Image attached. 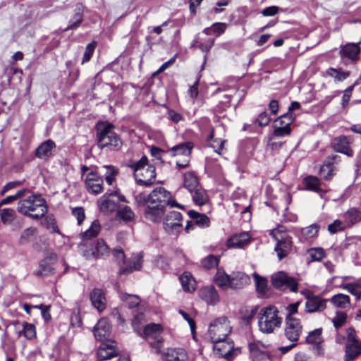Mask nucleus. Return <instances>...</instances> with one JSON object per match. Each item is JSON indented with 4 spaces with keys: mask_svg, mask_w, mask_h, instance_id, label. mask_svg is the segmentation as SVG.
Instances as JSON below:
<instances>
[{
    "mask_svg": "<svg viewBox=\"0 0 361 361\" xmlns=\"http://www.w3.org/2000/svg\"><path fill=\"white\" fill-rule=\"evenodd\" d=\"M326 75L333 78L336 82H341L349 77L350 72L343 71L341 68H329L326 70Z\"/></svg>",
    "mask_w": 361,
    "mask_h": 361,
    "instance_id": "nucleus-37",
    "label": "nucleus"
},
{
    "mask_svg": "<svg viewBox=\"0 0 361 361\" xmlns=\"http://www.w3.org/2000/svg\"><path fill=\"white\" fill-rule=\"evenodd\" d=\"M116 218L125 223L132 222L135 220V214L128 206H121L116 210Z\"/></svg>",
    "mask_w": 361,
    "mask_h": 361,
    "instance_id": "nucleus-31",
    "label": "nucleus"
},
{
    "mask_svg": "<svg viewBox=\"0 0 361 361\" xmlns=\"http://www.w3.org/2000/svg\"><path fill=\"white\" fill-rule=\"evenodd\" d=\"M290 133V127H285L280 125H276L274 123V134L277 137H282L286 135H288Z\"/></svg>",
    "mask_w": 361,
    "mask_h": 361,
    "instance_id": "nucleus-60",
    "label": "nucleus"
},
{
    "mask_svg": "<svg viewBox=\"0 0 361 361\" xmlns=\"http://www.w3.org/2000/svg\"><path fill=\"white\" fill-rule=\"evenodd\" d=\"M300 302H296L288 305L286 307L287 315L286 317H293V316L298 312Z\"/></svg>",
    "mask_w": 361,
    "mask_h": 361,
    "instance_id": "nucleus-64",
    "label": "nucleus"
},
{
    "mask_svg": "<svg viewBox=\"0 0 361 361\" xmlns=\"http://www.w3.org/2000/svg\"><path fill=\"white\" fill-rule=\"evenodd\" d=\"M211 28L214 34L219 36L226 30L227 24L226 23H214L212 25Z\"/></svg>",
    "mask_w": 361,
    "mask_h": 361,
    "instance_id": "nucleus-59",
    "label": "nucleus"
},
{
    "mask_svg": "<svg viewBox=\"0 0 361 361\" xmlns=\"http://www.w3.org/2000/svg\"><path fill=\"white\" fill-rule=\"evenodd\" d=\"M192 147V144L188 142L173 146L169 149V152L173 157L179 156L183 158H188L190 157Z\"/></svg>",
    "mask_w": 361,
    "mask_h": 361,
    "instance_id": "nucleus-27",
    "label": "nucleus"
},
{
    "mask_svg": "<svg viewBox=\"0 0 361 361\" xmlns=\"http://www.w3.org/2000/svg\"><path fill=\"white\" fill-rule=\"evenodd\" d=\"M256 122L261 127L266 126L270 122V117L267 112H262L258 116Z\"/></svg>",
    "mask_w": 361,
    "mask_h": 361,
    "instance_id": "nucleus-62",
    "label": "nucleus"
},
{
    "mask_svg": "<svg viewBox=\"0 0 361 361\" xmlns=\"http://www.w3.org/2000/svg\"><path fill=\"white\" fill-rule=\"evenodd\" d=\"M116 355L115 346L112 343H102L97 350V356L100 360L111 359Z\"/></svg>",
    "mask_w": 361,
    "mask_h": 361,
    "instance_id": "nucleus-28",
    "label": "nucleus"
},
{
    "mask_svg": "<svg viewBox=\"0 0 361 361\" xmlns=\"http://www.w3.org/2000/svg\"><path fill=\"white\" fill-rule=\"evenodd\" d=\"M190 218L193 223L200 227H208L209 225V219L205 214H200L195 211L190 210L188 212Z\"/></svg>",
    "mask_w": 361,
    "mask_h": 361,
    "instance_id": "nucleus-34",
    "label": "nucleus"
},
{
    "mask_svg": "<svg viewBox=\"0 0 361 361\" xmlns=\"http://www.w3.org/2000/svg\"><path fill=\"white\" fill-rule=\"evenodd\" d=\"M303 183L307 190H312L314 192L321 191L319 180L315 176L306 177L303 180Z\"/></svg>",
    "mask_w": 361,
    "mask_h": 361,
    "instance_id": "nucleus-43",
    "label": "nucleus"
},
{
    "mask_svg": "<svg viewBox=\"0 0 361 361\" xmlns=\"http://www.w3.org/2000/svg\"><path fill=\"white\" fill-rule=\"evenodd\" d=\"M231 331V327L227 317H221L210 324L208 334L214 343L226 339Z\"/></svg>",
    "mask_w": 361,
    "mask_h": 361,
    "instance_id": "nucleus-7",
    "label": "nucleus"
},
{
    "mask_svg": "<svg viewBox=\"0 0 361 361\" xmlns=\"http://www.w3.org/2000/svg\"><path fill=\"white\" fill-rule=\"evenodd\" d=\"M333 147L336 152L344 154L348 157L353 155V152L349 147V141L345 136L335 138L333 141Z\"/></svg>",
    "mask_w": 361,
    "mask_h": 361,
    "instance_id": "nucleus-23",
    "label": "nucleus"
},
{
    "mask_svg": "<svg viewBox=\"0 0 361 361\" xmlns=\"http://www.w3.org/2000/svg\"><path fill=\"white\" fill-rule=\"evenodd\" d=\"M319 230V226L317 224H313L309 226L301 229V235L304 240H309L316 237Z\"/></svg>",
    "mask_w": 361,
    "mask_h": 361,
    "instance_id": "nucleus-41",
    "label": "nucleus"
},
{
    "mask_svg": "<svg viewBox=\"0 0 361 361\" xmlns=\"http://www.w3.org/2000/svg\"><path fill=\"white\" fill-rule=\"evenodd\" d=\"M145 317L142 313H139L135 316L132 322V326L134 331L137 335L142 334V330H143L145 326Z\"/></svg>",
    "mask_w": 361,
    "mask_h": 361,
    "instance_id": "nucleus-40",
    "label": "nucleus"
},
{
    "mask_svg": "<svg viewBox=\"0 0 361 361\" xmlns=\"http://www.w3.org/2000/svg\"><path fill=\"white\" fill-rule=\"evenodd\" d=\"M361 354V343H346L344 361H354Z\"/></svg>",
    "mask_w": 361,
    "mask_h": 361,
    "instance_id": "nucleus-29",
    "label": "nucleus"
},
{
    "mask_svg": "<svg viewBox=\"0 0 361 361\" xmlns=\"http://www.w3.org/2000/svg\"><path fill=\"white\" fill-rule=\"evenodd\" d=\"M300 293L306 299L305 311L307 313L320 312L326 309V300L314 295L308 290H302Z\"/></svg>",
    "mask_w": 361,
    "mask_h": 361,
    "instance_id": "nucleus-11",
    "label": "nucleus"
},
{
    "mask_svg": "<svg viewBox=\"0 0 361 361\" xmlns=\"http://www.w3.org/2000/svg\"><path fill=\"white\" fill-rule=\"evenodd\" d=\"M250 242V235L247 233H241L231 236L227 241L228 247L242 248Z\"/></svg>",
    "mask_w": 361,
    "mask_h": 361,
    "instance_id": "nucleus-25",
    "label": "nucleus"
},
{
    "mask_svg": "<svg viewBox=\"0 0 361 361\" xmlns=\"http://www.w3.org/2000/svg\"><path fill=\"white\" fill-rule=\"evenodd\" d=\"M322 329L321 328L314 329L309 333L306 338V341L308 343L316 344L319 345L323 341L322 336Z\"/></svg>",
    "mask_w": 361,
    "mask_h": 361,
    "instance_id": "nucleus-44",
    "label": "nucleus"
},
{
    "mask_svg": "<svg viewBox=\"0 0 361 361\" xmlns=\"http://www.w3.org/2000/svg\"><path fill=\"white\" fill-rule=\"evenodd\" d=\"M114 126L107 122H103L98 125L97 137L99 148L118 150L121 147L122 140L119 135L114 131Z\"/></svg>",
    "mask_w": 361,
    "mask_h": 361,
    "instance_id": "nucleus-3",
    "label": "nucleus"
},
{
    "mask_svg": "<svg viewBox=\"0 0 361 361\" xmlns=\"http://www.w3.org/2000/svg\"><path fill=\"white\" fill-rule=\"evenodd\" d=\"M184 187L192 193L194 190L199 187L197 177L191 172L185 173L184 175Z\"/></svg>",
    "mask_w": 361,
    "mask_h": 361,
    "instance_id": "nucleus-38",
    "label": "nucleus"
},
{
    "mask_svg": "<svg viewBox=\"0 0 361 361\" xmlns=\"http://www.w3.org/2000/svg\"><path fill=\"white\" fill-rule=\"evenodd\" d=\"M142 255L141 253L137 254L133 257V261H128L125 267H121L119 269L120 274H129L134 271L140 270L142 267Z\"/></svg>",
    "mask_w": 361,
    "mask_h": 361,
    "instance_id": "nucleus-26",
    "label": "nucleus"
},
{
    "mask_svg": "<svg viewBox=\"0 0 361 361\" xmlns=\"http://www.w3.org/2000/svg\"><path fill=\"white\" fill-rule=\"evenodd\" d=\"M293 114L290 112L283 114L279 117L274 122L276 125H280L285 127H290V125L293 121Z\"/></svg>",
    "mask_w": 361,
    "mask_h": 361,
    "instance_id": "nucleus-52",
    "label": "nucleus"
},
{
    "mask_svg": "<svg viewBox=\"0 0 361 361\" xmlns=\"http://www.w3.org/2000/svg\"><path fill=\"white\" fill-rule=\"evenodd\" d=\"M164 209V207L158 206L157 204L148 202L144 212L145 218L152 222H159L162 219L165 213Z\"/></svg>",
    "mask_w": 361,
    "mask_h": 361,
    "instance_id": "nucleus-16",
    "label": "nucleus"
},
{
    "mask_svg": "<svg viewBox=\"0 0 361 361\" xmlns=\"http://www.w3.org/2000/svg\"><path fill=\"white\" fill-rule=\"evenodd\" d=\"M347 319V315L343 312L338 311L336 316L332 319V323L334 327L338 329L345 324Z\"/></svg>",
    "mask_w": 361,
    "mask_h": 361,
    "instance_id": "nucleus-50",
    "label": "nucleus"
},
{
    "mask_svg": "<svg viewBox=\"0 0 361 361\" xmlns=\"http://www.w3.org/2000/svg\"><path fill=\"white\" fill-rule=\"evenodd\" d=\"M231 278L227 275L225 272L217 270L214 277V281L216 284L223 289L231 288Z\"/></svg>",
    "mask_w": 361,
    "mask_h": 361,
    "instance_id": "nucleus-33",
    "label": "nucleus"
},
{
    "mask_svg": "<svg viewBox=\"0 0 361 361\" xmlns=\"http://www.w3.org/2000/svg\"><path fill=\"white\" fill-rule=\"evenodd\" d=\"M102 169L105 171L104 177L106 182L110 185H112L118 173L117 169L112 166H103Z\"/></svg>",
    "mask_w": 361,
    "mask_h": 361,
    "instance_id": "nucleus-46",
    "label": "nucleus"
},
{
    "mask_svg": "<svg viewBox=\"0 0 361 361\" xmlns=\"http://www.w3.org/2000/svg\"><path fill=\"white\" fill-rule=\"evenodd\" d=\"M191 195L193 202L197 205H203L207 201L206 192L200 187L195 188Z\"/></svg>",
    "mask_w": 361,
    "mask_h": 361,
    "instance_id": "nucleus-42",
    "label": "nucleus"
},
{
    "mask_svg": "<svg viewBox=\"0 0 361 361\" xmlns=\"http://www.w3.org/2000/svg\"><path fill=\"white\" fill-rule=\"evenodd\" d=\"M82 20V14L80 12H78L73 17V20L70 21L69 26L66 29H74L78 27L79 25L81 23Z\"/></svg>",
    "mask_w": 361,
    "mask_h": 361,
    "instance_id": "nucleus-63",
    "label": "nucleus"
},
{
    "mask_svg": "<svg viewBox=\"0 0 361 361\" xmlns=\"http://www.w3.org/2000/svg\"><path fill=\"white\" fill-rule=\"evenodd\" d=\"M114 195L115 192L106 193L97 201L99 211L105 215H109L118 209L116 202L111 199Z\"/></svg>",
    "mask_w": 361,
    "mask_h": 361,
    "instance_id": "nucleus-15",
    "label": "nucleus"
},
{
    "mask_svg": "<svg viewBox=\"0 0 361 361\" xmlns=\"http://www.w3.org/2000/svg\"><path fill=\"white\" fill-rule=\"evenodd\" d=\"M270 235L277 241L275 251L279 260L287 256L292 247L291 238L286 233L283 226H280L270 231Z\"/></svg>",
    "mask_w": 361,
    "mask_h": 361,
    "instance_id": "nucleus-6",
    "label": "nucleus"
},
{
    "mask_svg": "<svg viewBox=\"0 0 361 361\" xmlns=\"http://www.w3.org/2000/svg\"><path fill=\"white\" fill-rule=\"evenodd\" d=\"M346 226L345 221L343 222L337 219L328 226V231L330 233L335 234L338 231L344 230Z\"/></svg>",
    "mask_w": 361,
    "mask_h": 361,
    "instance_id": "nucleus-54",
    "label": "nucleus"
},
{
    "mask_svg": "<svg viewBox=\"0 0 361 361\" xmlns=\"http://www.w3.org/2000/svg\"><path fill=\"white\" fill-rule=\"evenodd\" d=\"M259 330L264 334H271L282 324L279 311L274 305L262 307L257 315Z\"/></svg>",
    "mask_w": 361,
    "mask_h": 361,
    "instance_id": "nucleus-2",
    "label": "nucleus"
},
{
    "mask_svg": "<svg viewBox=\"0 0 361 361\" xmlns=\"http://www.w3.org/2000/svg\"><path fill=\"white\" fill-rule=\"evenodd\" d=\"M129 167L134 171L137 182L142 185L149 186L156 178L155 168L148 164L146 156H142L137 161L129 164Z\"/></svg>",
    "mask_w": 361,
    "mask_h": 361,
    "instance_id": "nucleus-4",
    "label": "nucleus"
},
{
    "mask_svg": "<svg viewBox=\"0 0 361 361\" xmlns=\"http://www.w3.org/2000/svg\"><path fill=\"white\" fill-rule=\"evenodd\" d=\"M271 281L276 288L280 290L289 289L292 292L298 290V283L297 280L292 276H289L284 271L274 274L271 276Z\"/></svg>",
    "mask_w": 361,
    "mask_h": 361,
    "instance_id": "nucleus-10",
    "label": "nucleus"
},
{
    "mask_svg": "<svg viewBox=\"0 0 361 361\" xmlns=\"http://www.w3.org/2000/svg\"><path fill=\"white\" fill-rule=\"evenodd\" d=\"M199 296L210 305H215L219 301V294L214 286H207L199 290Z\"/></svg>",
    "mask_w": 361,
    "mask_h": 361,
    "instance_id": "nucleus-19",
    "label": "nucleus"
},
{
    "mask_svg": "<svg viewBox=\"0 0 361 361\" xmlns=\"http://www.w3.org/2000/svg\"><path fill=\"white\" fill-rule=\"evenodd\" d=\"M182 216L178 212L171 211L169 212L164 219V225L167 231L180 228L182 226L181 224Z\"/></svg>",
    "mask_w": 361,
    "mask_h": 361,
    "instance_id": "nucleus-21",
    "label": "nucleus"
},
{
    "mask_svg": "<svg viewBox=\"0 0 361 361\" xmlns=\"http://www.w3.org/2000/svg\"><path fill=\"white\" fill-rule=\"evenodd\" d=\"M22 333L27 339H32L36 334L35 327L33 324L25 323L23 324V330L19 331V336Z\"/></svg>",
    "mask_w": 361,
    "mask_h": 361,
    "instance_id": "nucleus-51",
    "label": "nucleus"
},
{
    "mask_svg": "<svg viewBox=\"0 0 361 361\" xmlns=\"http://www.w3.org/2000/svg\"><path fill=\"white\" fill-rule=\"evenodd\" d=\"M162 359L164 361H187L188 355L183 348H169L163 353Z\"/></svg>",
    "mask_w": 361,
    "mask_h": 361,
    "instance_id": "nucleus-17",
    "label": "nucleus"
},
{
    "mask_svg": "<svg viewBox=\"0 0 361 361\" xmlns=\"http://www.w3.org/2000/svg\"><path fill=\"white\" fill-rule=\"evenodd\" d=\"M25 192V190H19L14 195H11V196H8V197L3 199L0 202V207L3 205L8 204L13 202V201H16L18 199H20V197H23V195H24Z\"/></svg>",
    "mask_w": 361,
    "mask_h": 361,
    "instance_id": "nucleus-58",
    "label": "nucleus"
},
{
    "mask_svg": "<svg viewBox=\"0 0 361 361\" xmlns=\"http://www.w3.org/2000/svg\"><path fill=\"white\" fill-rule=\"evenodd\" d=\"M92 305L99 312L104 310L106 307V299L105 294L102 289L94 288L90 295Z\"/></svg>",
    "mask_w": 361,
    "mask_h": 361,
    "instance_id": "nucleus-18",
    "label": "nucleus"
},
{
    "mask_svg": "<svg viewBox=\"0 0 361 361\" xmlns=\"http://www.w3.org/2000/svg\"><path fill=\"white\" fill-rule=\"evenodd\" d=\"M95 47H96L95 42H92L91 43L87 44V46L85 48V51L83 58L82 60V64L88 62L90 60V59L94 53Z\"/></svg>",
    "mask_w": 361,
    "mask_h": 361,
    "instance_id": "nucleus-56",
    "label": "nucleus"
},
{
    "mask_svg": "<svg viewBox=\"0 0 361 361\" xmlns=\"http://www.w3.org/2000/svg\"><path fill=\"white\" fill-rule=\"evenodd\" d=\"M120 297L129 308H133L137 306L140 302V299L137 295L122 293Z\"/></svg>",
    "mask_w": 361,
    "mask_h": 361,
    "instance_id": "nucleus-45",
    "label": "nucleus"
},
{
    "mask_svg": "<svg viewBox=\"0 0 361 361\" xmlns=\"http://www.w3.org/2000/svg\"><path fill=\"white\" fill-rule=\"evenodd\" d=\"M219 263V257L215 255H208L202 260V266L207 269L214 268L218 266Z\"/></svg>",
    "mask_w": 361,
    "mask_h": 361,
    "instance_id": "nucleus-49",
    "label": "nucleus"
},
{
    "mask_svg": "<svg viewBox=\"0 0 361 361\" xmlns=\"http://www.w3.org/2000/svg\"><path fill=\"white\" fill-rule=\"evenodd\" d=\"M109 247L103 239H98L94 245L82 252L86 259L102 258L109 255Z\"/></svg>",
    "mask_w": 361,
    "mask_h": 361,
    "instance_id": "nucleus-13",
    "label": "nucleus"
},
{
    "mask_svg": "<svg viewBox=\"0 0 361 361\" xmlns=\"http://www.w3.org/2000/svg\"><path fill=\"white\" fill-rule=\"evenodd\" d=\"M72 215L77 219L78 225H81L85 219V210L82 207L73 208Z\"/></svg>",
    "mask_w": 361,
    "mask_h": 361,
    "instance_id": "nucleus-57",
    "label": "nucleus"
},
{
    "mask_svg": "<svg viewBox=\"0 0 361 361\" xmlns=\"http://www.w3.org/2000/svg\"><path fill=\"white\" fill-rule=\"evenodd\" d=\"M214 351L217 356L224 357L227 360H231L238 353V350L234 348L232 341L226 338L214 342Z\"/></svg>",
    "mask_w": 361,
    "mask_h": 361,
    "instance_id": "nucleus-12",
    "label": "nucleus"
},
{
    "mask_svg": "<svg viewBox=\"0 0 361 361\" xmlns=\"http://www.w3.org/2000/svg\"><path fill=\"white\" fill-rule=\"evenodd\" d=\"M180 281L184 290L187 292H192L195 290V281L190 273L184 272L180 276Z\"/></svg>",
    "mask_w": 361,
    "mask_h": 361,
    "instance_id": "nucleus-36",
    "label": "nucleus"
},
{
    "mask_svg": "<svg viewBox=\"0 0 361 361\" xmlns=\"http://www.w3.org/2000/svg\"><path fill=\"white\" fill-rule=\"evenodd\" d=\"M302 332V326L299 319L295 317H286L284 335L286 338L292 342V344L281 347L279 349L283 353H286L290 350L296 345V342L298 341Z\"/></svg>",
    "mask_w": 361,
    "mask_h": 361,
    "instance_id": "nucleus-5",
    "label": "nucleus"
},
{
    "mask_svg": "<svg viewBox=\"0 0 361 361\" xmlns=\"http://www.w3.org/2000/svg\"><path fill=\"white\" fill-rule=\"evenodd\" d=\"M337 158H338V156L332 155L328 157L325 160L320 169L321 175L324 179L330 180L335 175L336 169L334 166V163L336 161Z\"/></svg>",
    "mask_w": 361,
    "mask_h": 361,
    "instance_id": "nucleus-24",
    "label": "nucleus"
},
{
    "mask_svg": "<svg viewBox=\"0 0 361 361\" xmlns=\"http://www.w3.org/2000/svg\"><path fill=\"white\" fill-rule=\"evenodd\" d=\"M250 283V279L248 275L237 272L233 274L231 278V288L240 289Z\"/></svg>",
    "mask_w": 361,
    "mask_h": 361,
    "instance_id": "nucleus-30",
    "label": "nucleus"
},
{
    "mask_svg": "<svg viewBox=\"0 0 361 361\" xmlns=\"http://www.w3.org/2000/svg\"><path fill=\"white\" fill-rule=\"evenodd\" d=\"M85 183L90 193L97 195L103 190V179L94 171H90L86 174Z\"/></svg>",
    "mask_w": 361,
    "mask_h": 361,
    "instance_id": "nucleus-14",
    "label": "nucleus"
},
{
    "mask_svg": "<svg viewBox=\"0 0 361 361\" xmlns=\"http://www.w3.org/2000/svg\"><path fill=\"white\" fill-rule=\"evenodd\" d=\"M114 260L120 265L121 263L126 264L125 262V254L122 249H114L112 252Z\"/></svg>",
    "mask_w": 361,
    "mask_h": 361,
    "instance_id": "nucleus-61",
    "label": "nucleus"
},
{
    "mask_svg": "<svg viewBox=\"0 0 361 361\" xmlns=\"http://www.w3.org/2000/svg\"><path fill=\"white\" fill-rule=\"evenodd\" d=\"M111 332V326L107 319L102 318L98 321L94 328V335L97 340L102 341L109 336Z\"/></svg>",
    "mask_w": 361,
    "mask_h": 361,
    "instance_id": "nucleus-20",
    "label": "nucleus"
},
{
    "mask_svg": "<svg viewBox=\"0 0 361 361\" xmlns=\"http://www.w3.org/2000/svg\"><path fill=\"white\" fill-rule=\"evenodd\" d=\"M307 255L311 261H320L325 257V251L322 247L310 248L307 250Z\"/></svg>",
    "mask_w": 361,
    "mask_h": 361,
    "instance_id": "nucleus-48",
    "label": "nucleus"
},
{
    "mask_svg": "<svg viewBox=\"0 0 361 361\" xmlns=\"http://www.w3.org/2000/svg\"><path fill=\"white\" fill-rule=\"evenodd\" d=\"M16 212L13 209H3L0 211L1 220L4 224H10L14 220Z\"/></svg>",
    "mask_w": 361,
    "mask_h": 361,
    "instance_id": "nucleus-47",
    "label": "nucleus"
},
{
    "mask_svg": "<svg viewBox=\"0 0 361 361\" xmlns=\"http://www.w3.org/2000/svg\"><path fill=\"white\" fill-rule=\"evenodd\" d=\"M162 331L161 325L151 323L145 325L142 330V334L138 336L146 340L154 339V341L149 342L150 346L155 350L156 353H159L163 343V338L161 336Z\"/></svg>",
    "mask_w": 361,
    "mask_h": 361,
    "instance_id": "nucleus-8",
    "label": "nucleus"
},
{
    "mask_svg": "<svg viewBox=\"0 0 361 361\" xmlns=\"http://www.w3.org/2000/svg\"><path fill=\"white\" fill-rule=\"evenodd\" d=\"M148 202L157 204L158 206L166 207L170 205L171 207H180L175 201L171 200V194L164 188L158 187L153 190L147 195Z\"/></svg>",
    "mask_w": 361,
    "mask_h": 361,
    "instance_id": "nucleus-9",
    "label": "nucleus"
},
{
    "mask_svg": "<svg viewBox=\"0 0 361 361\" xmlns=\"http://www.w3.org/2000/svg\"><path fill=\"white\" fill-rule=\"evenodd\" d=\"M343 217L346 226H352L357 223L361 222V212L353 207L344 214Z\"/></svg>",
    "mask_w": 361,
    "mask_h": 361,
    "instance_id": "nucleus-32",
    "label": "nucleus"
},
{
    "mask_svg": "<svg viewBox=\"0 0 361 361\" xmlns=\"http://www.w3.org/2000/svg\"><path fill=\"white\" fill-rule=\"evenodd\" d=\"M253 276L255 279L257 290L259 291V293H264L266 292L267 286V280L259 276L257 274H254Z\"/></svg>",
    "mask_w": 361,
    "mask_h": 361,
    "instance_id": "nucleus-55",
    "label": "nucleus"
},
{
    "mask_svg": "<svg viewBox=\"0 0 361 361\" xmlns=\"http://www.w3.org/2000/svg\"><path fill=\"white\" fill-rule=\"evenodd\" d=\"M360 51V48L358 44L348 43L341 47L340 55L342 59L345 58L354 61L357 60Z\"/></svg>",
    "mask_w": 361,
    "mask_h": 361,
    "instance_id": "nucleus-22",
    "label": "nucleus"
},
{
    "mask_svg": "<svg viewBox=\"0 0 361 361\" xmlns=\"http://www.w3.org/2000/svg\"><path fill=\"white\" fill-rule=\"evenodd\" d=\"M331 302L336 307L345 308L350 305V298L347 295L337 294L331 298Z\"/></svg>",
    "mask_w": 361,
    "mask_h": 361,
    "instance_id": "nucleus-39",
    "label": "nucleus"
},
{
    "mask_svg": "<svg viewBox=\"0 0 361 361\" xmlns=\"http://www.w3.org/2000/svg\"><path fill=\"white\" fill-rule=\"evenodd\" d=\"M18 202L17 209L25 215L32 218L43 217L45 214V200L40 196L26 190Z\"/></svg>",
    "mask_w": 361,
    "mask_h": 361,
    "instance_id": "nucleus-1",
    "label": "nucleus"
},
{
    "mask_svg": "<svg viewBox=\"0 0 361 361\" xmlns=\"http://www.w3.org/2000/svg\"><path fill=\"white\" fill-rule=\"evenodd\" d=\"M345 288L352 295H355L357 300H360L361 298V284L357 283H348L345 286Z\"/></svg>",
    "mask_w": 361,
    "mask_h": 361,
    "instance_id": "nucleus-53",
    "label": "nucleus"
},
{
    "mask_svg": "<svg viewBox=\"0 0 361 361\" xmlns=\"http://www.w3.org/2000/svg\"><path fill=\"white\" fill-rule=\"evenodd\" d=\"M101 231V225L99 221H94L90 227L85 232L80 234V238L82 240H90L96 237Z\"/></svg>",
    "mask_w": 361,
    "mask_h": 361,
    "instance_id": "nucleus-35",
    "label": "nucleus"
}]
</instances>
